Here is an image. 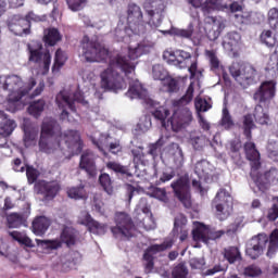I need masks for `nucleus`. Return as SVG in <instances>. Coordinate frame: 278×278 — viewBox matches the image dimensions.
<instances>
[{
  "instance_id": "1",
  "label": "nucleus",
  "mask_w": 278,
  "mask_h": 278,
  "mask_svg": "<svg viewBox=\"0 0 278 278\" xmlns=\"http://www.w3.org/2000/svg\"><path fill=\"white\" fill-rule=\"evenodd\" d=\"M80 47L87 62H108L109 60L108 67L100 73V87L105 92H117L127 88L123 73L126 76L131 75L138 64L136 60L149 53L153 42L141 41L136 48H128V55L110 53V50L98 41L90 40L88 36L83 37Z\"/></svg>"
},
{
  "instance_id": "2",
  "label": "nucleus",
  "mask_w": 278,
  "mask_h": 278,
  "mask_svg": "<svg viewBox=\"0 0 278 278\" xmlns=\"http://www.w3.org/2000/svg\"><path fill=\"white\" fill-rule=\"evenodd\" d=\"M72 149L76 155H79L84 151V141L77 130H66L62 132V126L55 119H47L41 125V132L39 139V150L41 153H55L58 149Z\"/></svg>"
},
{
  "instance_id": "3",
  "label": "nucleus",
  "mask_w": 278,
  "mask_h": 278,
  "mask_svg": "<svg viewBox=\"0 0 278 278\" xmlns=\"http://www.w3.org/2000/svg\"><path fill=\"white\" fill-rule=\"evenodd\" d=\"M267 248V257H273L278 251V229L271 231L268 236L266 233H258L252 237L245 245V255L251 260H257L261 255H264V251Z\"/></svg>"
},
{
  "instance_id": "4",
  "label": "nucleus",
  "mask_w": 278,
  "mask_h": 278,
  "mask_svg": "<svg viewBox=\"0 0 278 278\" xmlns=\"http://www.w3.org/2000/svg\"><path fill=\"white\" fill-rule=\"evenodd\" d=\"M253 129H257V125H255V122H253V115L251 113H248L243 116L242 121L243 136L248 140L243 144V149L247 160L251 162L252 170H260V168L262 167V163L260 162V160H262V156L260 154V151L257 150V147L255 146V142L252 141Z\"/></svg>"
},
{
  "instance_id": "5",
  "label": "nucleus",
  "mask_w": 278,
  "mask_h": 278,
  "mask_svg": "<svg viewBox=\"0 0 278 278\" xmlns=\"http://www.w3.org/2000/svg\"><path fill=\"white\" fill-rule=\"evenodd\" d=\"M36 86V78L30 77L26 86L23 85V79L20 76L11 75L0 76V88L2 90H10L8 101L9 103H18L23 97H27Z\"/></svg>"
},
{
  "instance_id": "6",
  "label": "nucleus",
  "mask_w": 278,
  "mask_h": 278,
  "mask_svg": "<svg viewBox=\"0 0 278 278\" xmlns=\"http://www.w3.org/2000/svg\"><path fill=\"white\" fill-rule=\"evenodd\" d=\"M111 233L116 240H131L136 236V224L131 216L125 212L115 214V226L111 227Z\"/></svg>"
},
{
  "instance_id": "7",
  "label": "nucleus",
  "mask_w": 278,
  "mask_h": 278,
  "mask_svg": "<svg viewBox=\"0 0 278 278\" xmlns=\"http://www.w3.org/2000/svg\"><path fill=\"white\" fill-rule=\"evenodd\" d=\"M126 14L127 25L132 34H136L137 36L147 34V26L149 25V22L144 21V14L142 13L140 5L129 3L127 5Z\"/></svg>"
},
{
  "instance_id": "8",
  "label": "nucleus",
  "mask_w": 278,
  "mask_h": 278,
  "mask_svg": "<svg viewBox=\"0 0 278 278\" xmlns=\"http://www.w3.org/2000/svg\"><path fill=\"white\" fill-rule=\"evenodd\" d=\"M231 194L227 189H219L213 200V207H215V216L218 220H227L233 212V204L229 202Z\"/></svg>"
},
{
  "instance_id": "9",
  "label": "nucleus",
  "mask_w": 278,
  "mask_h": 278,
  "mask_svg": "<svg viewBox=\"0 0 278 278\" xmlns=\"http://www.w3.org/2000/svg\"><path fill=\"white\" fill-rule=\"evenodd\" d=\"M84 101V94L81 92L76 91L73 97H71V92L66 90H61L55 97V103L60 110H62L61 118L64 121L68 118V111L66 108L71 110V112H77V106L75 103H81Z\"/></svg>"
},
{
  "instance_id": "10",
  "label": "nucleus",
  "mask_w": 278,
  "mask_h": 278,
  "mask_svg": "<svg viewBox=\"0 0 278 278\" xmlns=\"http://www.w3.org/2000/svg\"><path fill=\"white\" fill-rule=\"evenodd\" d=\"M174 195L184 207L190 210L192 207V197L190 195V178L188 176H180L178 179L174 180L170 184Z\"/></svg>"
},
{
  "instance_id": "11",
  "label": "nucleus",
  "mask_w": 278,
  "mask_h": 278,
  "mask_svg": "<svg viewBox=\"0 0 278 278\" xmlns=\"http://www.w3.org/2000/svg\"><path fill=\"white\" fill-rule=\"evenodd\" d=\"M175 244V240L173 239H165L161 244H152L147 248L143 253V262L144 268L147 273H151L155 266V257L153 255H157V253H163V251H168V249H173Z\"/></svg>"
},
{
  "instance_id": "12",
  "label": "nucleus",
  "mask_w": 278,
  "mask_h": 278,
  "mask_svg": "<svg viewBox=\"0 0 278 278\" xmlns=\"http://www.w3.org/2000/svg\"><path fill=\"white\" fill-rule=\"evenodd\" d=\"M27 51L29 53V62H34V64H42L43 62V70L49 72V67L51 66V53H42V45L40 41L28 43Z\"/></svg>"
},
{
  "instance_id": "13",
  "label": "nucleus",
  "mask_w": 278,
  "mask_h": 278,
  "mask_svg": "<svg viewBox=\"0 0 278 278\" xmlns=\"http://www.w3.org/2000/svg\"><path fill=\"white\" fill-rule=\"evenodd\" d=\"M35 190L37 194H42L45 199L52 201V199H55V197L60 194V190H62V186L58 180H50V181L38 180L35 184Z\"/></svg>"
},
{
  "instance_id": "14",
  "label": "nucleus",
  "mask_w": 278,
  "mask_h": 278,
  "mask_svg": "<svg viewBox=\"0 0 278 278\" xmlns=\"http://www.w3.org/2000/svg\"><path fill=\"white\" fill-rule=\"evenodd\" d=\"M229 73L239 84H242L243 81L253 84L257 76V71L253 65H244L241 70L232 65L229 67Z\"/></svg>"
},
{
  "instance_id": "15",
  "label": "nucleus",
  "mask_w": 278,
  "mask_h": 278,
  "mask_svg": "<svg viewBox=\"0 0 278 278\" xmlns=\"http://www.w3.org/2000/svg\"><path fill=\"white\" fill-rule=\"evenodd\" d=\"M192 123V111L188 108H184L179 113H175L167 122L174 131L185 129Z\"/></svg>"
},
{
  "instance_id": "16",
  "label": "nucleus",
  "mask_w": 278,
  "mask_h": 278,
  "mask_svg": "<svg viewBox=\"0 0 278 278\" xmlns=\"http://www.w3.org/2000/svg\"><path fill=\"white\" fill-rule=\"evenodd\" d=\"M164 2H162V0H146L143 2V10L149 16L148 24L150 27H157L155 22H153V18H155V16L162 18V14H164Z\"/></svg>"
},
{
  "instance_id": "17",
  "label": "nucleus",
  "mask_w": 278,
  "mask_h": 278,
  "mask_svg": "<svg viewBox=\"0 0 278 278\" xmlns=\"http://www.w3.org/2000/svg\"><path fill=\"white\" fill-rule=\"evenodd\" d=\"M277 83L274 80H268L262 83L258 90L254 93L255 101L260 103H268L271 99H275L277 92Z\"/></svg>"
},
{
  "instance_id": "18",
  "label": "nucleus",
  "mask_w": 278,
  "mask_h": 278,
  "mask_svg": "<svg viewBox=\"0 0 278 278\" xmlns=\"http://www.w3.org/2000/svg\"><path fill=\"white\" fill-rule=\"evenodd\" d=\"M8 28L15 36L29 34V22L21 15H13L8 20Z\"/></svg>"
},
{
  "instance_id": "19",
  "label": "nucleus",
  "mask_w": 278,
  "mask_h": 278,
  "mask_svg": "<svg viewBox=\"0 0 278 278\" xmlns=\"http://www.w3.org/2000/svg\"><path fill=\"white\" fill-rule=\"evenodd\" d=\"M79 168L86 170L89 177H97V164L94 163V153L87 150L80 156Z\"/></svg>"
},
{
  "instance_id": "20",
  "label": "nucleus",
  "mask_w": 278,
  "mask_h": 278,
  "mask_svg": "<svg viewBox=\"0 0 278 278\" xmlns=\"http://www.w3.org/2000/svg\"><path fill=\"white\" fill-rule=\"evenodd\" d=\"M80 225H84L85 227L88 228V230L91 233H97L98 236H103L108 231V224H101L94 220V218H92L90 213H87L84 216V218L80 220Z\"/></svg>"
},
{
  "instance_id": "21",
  "label": "nucleus",
  "mask_w": 278,
  "mask_h": 278,
  "mask_svg": "<svg viewBox=\"0 0 278 278\" xmlns=\"http://www.w3.org/2000/svg\"><path fill=\"white\" fill-rule=\"evenodd\" d=\"M189 5L192 8H201L204 14H210L212 10H216L217 8H223V0H187Z\"/></svg>"
},
{
  "instance_id": "22",
  "label": "nucleus",
  "mask_w": 278,
  "mask_h": 278,
  "mask_svg": "<svg viewBox=\"0 0 278 278\" xmlns=\"http://www.w3.org/2000/svg\"><path fill=\"white\" fill-rule=\"evenodd\" d=\"M51 227V220L47 216H37L31 223V230L35 236H45Z\"/></svg>"
},
{
  "instance_id": "23",
  "label": "nucleus",
  "mask_w": 278,
  "mask_h": 278,
  "mask_svg": "<svg viewBox=\"0 0 278 278\" xmlns=\"http://www.w3.org/2000/svg\"><path fill=\"white\" fill-rule=\"evenodd\" d=\"M60 241L62 244H66L68 249L75 247L77 244V231L75 228L64 226L60 235Z\"/></svg>"
},
{
  "instance_id": "24",
  "label": "nucleus",
  "mask_w": 278,
  "mask_h": 278,
  "mask_svg": "<svg viewBox=\"0 0 278 278\" xmlns=\"http://www.w3.org/2000/svg\"><path fill=\"white\" fill-rule=\"evenodd\" d=\"M188 222V219H186V216L180 215V219L179 217L175 218V223H174V229L173 232L175 235V232H179V240L180 242H186V240H188V229H186V223Z\"/></svg>"
},
{
  "instance_id": "25",
  "label": "nucleus",
  "mask_w": 278,
  "mask_h": 278,
  "mask_svg": "<svg viewBox=\"0 0 278 278\" xmlns=\"http://www.w3.org/2000/svg\"><path fill=\"white\" fill-rule=\"evenodd\" d=\"M46 106L47 102L43 99H39L37 101L30 102L27 111L30 116H34V118H40V116L45 112Z\"/></svg>"
},
{
  "instance_id": "26",
  "label": "nucleus",
  "mask_w": 278,
  "mask_h": 278,
  "mask_svg": "<svg viewBox=\"0 0 278 278\" xmlns=\"http://www.w3.org/2000/svg\"><path fill=\"white\" fill-rule=\"evenodd\" d=\"M192 99H194V83H190L186 93L180 99L174 101V106L184 108L185 105L192 103Z\"/></svg>"
},
{
  "instance_id": "27",
  "label": "nucleus",
  "mask_w": 278,
  "mask_h": 278,
  "mask_svg": "<svg viewBox=\"0 0 278 278\" xmlns=\"http://www.w3.org/2000/svg\"><path fill=\"white\" fill-rule=\"evenodd\" d=\"M7 223L9 229H18V227H23L27 223V219L21 213H11L7 216Z\"/></svg>"
},
{
  "instance_id": "28",
  "label": "nucleus",
  "mask_w": 278,
  "mask_h": 278,
  "mask_svg": "<svg viewBox=\"0 0 278 278\" xmlns=\"http://www.w3.org/2000/svg\"><path fill=\"white\" fill-rule=\"evenodd\" d=\"M60 40H62V35H60L58 28H49L45 31L43 42H46L48 47H55Z\"/></svg>"
},
{
  "instance_id": "29",
  "label": "nucleus",
  "mask_w": 278,
  "mask_h": 278,
  "mask_svg": "<svg viewBox=\"0 0 278 278\" xmlns=\"http://www.w3.org/2000/svg\"><path fill=\"white\" fill-rule=\"evenodd\" d=\"M250 115H252L253 123H258V125H268V121H270L268 113L264 112L262 104H257L254 109V113Z\"/></svg>"
},
{
  "instance_id": "30",
  "label": "nucleus",
  "mask_w": 278,
  "mask_h": 278,
  "mask_svg": "<svg viewBox=\"0 0 278 278\" xmlns=\"http://www.w3.org/2000/svg\"><path fill=\"white\" fill-rule=\"evenodd\" d=\"M224 257L228 261V264H236V262H242V253L238 247H229L224 250Z\"/></svg>"
},
{
  "instance_id": "31",
  "label": "nucleus",
  "mask_w": 278,
  "mask_h": 278,
  "mask_svg": "<svg viewBox=\"0 0 278 278\" xmlns=\"http://www.w3.org/2000/svg\"><path fill=\"white\" fill-rule=\"evenodd\" d=\"M152 116H154L156 121L161 122V125L162 127H164V129H168V127H170V124H168V119L166 122V117L170 116V111H168V109L164 106H159L152 112Z\"/></svg>"
},
{
  "instance_id": "32",
  "label": "nucleus",
  "mask_w": 278,
  "mask_h": 278,
  "mask_svg": "<svg viewBox=\"0 0 278 278\" xmlns=\"http://www.w3.org/2000/svg\"><path fill=\"white\" fill-rule=\"evenodd\" d=\"M92 144L99 149V151L104 155V157H108V152L105 149L110 147V136L108 135H101L99 139L92 138L91 139Z\"/></svg>"
},
{
  "instance_id": "33",
  "label": "nucleus",
  "mask_w": 278,
  "mask_h": 278,
  "mask_svg": "<svg viewBox=\"0 0 278 278\" xmlns=\"http://www.w3.org/2000/svg\"><path fill=\"white\" fill-rule=\"evenodd\" d=\"M38 247L46 249L47 251H58V249H62V241L60 239L52 240H36Z\"/></svg>"
},
{
  "instance_id": "34",
  "label": "nucleus",
  "mask_w": 278,
  "mask_h": 278,
  "mask_svg": "<svg viewBox=\"0 0 278 278\" xmlns=\"http://www.w3.org/2000/svg\"><path fill=\"white\" fill-rule=\"evenodd\" d=\"M64 64H66V54H64V51H62V49H58L55 51L54 63L52 65L53 75H55V73H60Z\"/></svg>"
},
{
  "instance_id": "35",
  "label": "nucleus",
  "mask_w": 278,
  "mask_h": 278,
  "mask_svg": "<svg viewBox=\"0 0 278 278\" xmlns=\"http://www.w3.org/2000/svg\"><path fill=\"white\" fill-rule=\"evenodd\" d=\"M67 197L78 201L79 199H88V193L86 192V187L84 185H79L78 187L70 188L67 190Z\"/></svg>"
},
{
  "instance_id": "36",
  "label": "nucleus",
  "mask_w": 278,
  "mask_h": 278,
  "mask_svg": "<svg viewBox=\"0 0 278 278\" xmlns=\"http://www.w3.org/2000/svg\"><path fill=\"white\" fill-rule=\"evenodd\" d=\"M192 238L194 242H203L204 244H207V242H210V237H207V230H205L204 226H200L193 229Z\"/></svg>"
},
{
  "instance_id": "37",
  "label": "nucleus",
  "mask_w": 278,
  "mask_h": 278,
  "mask_svg": "<svg viewBox=\"0 0 278 278\" xmlns=\"http://www.w3.org/2000/svg\"><path fill=\"white\" fill-rule=\"evenodd\" d=\"M204 55L210 62L211 71H218L220 68V60L216 54V50H205Z\"/></svg>"
},
{
  "instance_id": "38",
  "label": "nucleus",
  "mask_w": 278,
  "mask_h": 278,
  "mask_svg": "<svg viewBox=\"0 0 278 278\" xmlns=\"http://www.w3.org/2000/svg\"><path fill=\"white\" fill-rule=\"evenodd\" d=\"M106 168L109 170H113V173H117L119 175H127V177H131V173H129V168L121 163H116L114 161L106 163Z\"/></svg>"
},
{
  "instance_id": "39",
  "label": "nucleus",
  "mask_w": 278,
  "mask_h": 278,
  "mask_svg": "<svg viewBox=\"0 0 278 278\" xmlns=\"http://www.w3.org/2000/svg\"><path fill=\"white\" fill-rule=\"evenodd\" d=\"M99 184L108 194L114 193V186H112V178L109 176V174H101L99 176Z\"/></svg>"
},
{
  "instance_id": "40",
  "label": "nucleus",
  "mask_w": 278,
  "mask_h": 278,
  "mask_svg": "<svg viewBox=\"0 0 278 278\" xmlns=\"http://www.w3.org/2000/svg\"><path fill=\"white\" fill-rule=\"evenodd\" d=\"M26 177L29 186L38 184V177H40V170H38L34 165H26Z\"/></svg>"
},
{
  "instance_id": "41",
  "label": "nucleus",
  "mask_w": 278,
  "mask_h": 278,
  "mask_svg": "<svg viewBox=\"0 0 278 278\" xmlns=\"http://www.w3.org/2000/svg\"><path fill=\"white\" fill-rule=\"evenodd\" d=\"M261 42L266 45V47H269V48L276 47V49H278L277 38L273 37V31H270V30L262 31Z\"/></svg>"
},
{
  "instance_id": "42",
  "label": "nucleus",
  "mask_w": 278,
  "mask_h": 278,
  "mask_svg": "<svg viewBox=\"0 0 278 278\" xmlns=\"http://www.w3.org/2000/svg\"><path fill=\"white\" fill-rule=\"evenodd\" d=\"M163 60H165V62H167V64H174V66H181V64H184V61L178 59L177 50L176 51H170V50L164 51Z\"/></svg>"
},
{
  "instance_id": "43",
  "label": "nucleus",
  "mask_w": 278,
  "mask_h": 278,
  "mask_svg": "<svg viewBox=\"0 0 278 278\" xmlns=\"http://www.w3.org/2000/svg\"><path fill=\"white\" fill-rule=\"evenodd\" d=\"M173 34L178 38H186L187 40H190L194 34V24L190 23L186 29L175 28Z\"/></svg>"
},
{
  "instance_id": "44",
  "label": "nucleus",
  "mask_w": 278,
  "mask_h": 278,
  "mask_svg": "<svg viewBox=\"0 0 278 278\" xmlns=\"http://www.w3.org/2000/svg\"><path fill=\"white\" fill-rule=\"evenodd\" d=\"M14 129H16V123L13 119H5L0 124V136H3L4 138L11 136Z\"/></svg>"
},
{
  "instance_id": "45",
  "label": "nucleus",
  "mask_w": 278,
  "mask_h": 278,
  "mask_svg": "<svg viewBox=\"0 0 278 278\" xmlns=\"http://www.w3.org/2000/svg\"><path fill=\"white\" fill-rule=\"evenodd\" d=\"M24 21L28 22V31H30L31 23H45V21H47V15H38L34 13V11H29L25 15Z\"/></svg>"
},
{
  "instance_id": "46",
  "label": "nucleus",
  "mask_w": 278,
  "mask_h": 278,
  "mask_svg": "<svg viewBox=\"0 0 278 278\" xmlns=\"http://www.w3.org/2000/svg\"><path fill=\"white\" fill-rule=\"evenodd\" d=\"M152 76H153V79L163 81L168 77V72L164 70V66L160 64H155L152 67Z\"/></svg>"
},
{
  "instance_id": "47",
  "label": "nucleus",
  "mask_w": 278,
  "mask_h": 278,
  "mask_svg": "<svg viewBox=\"0 0 278 278\" xmlns=\"http://www.w3.org/2000/svg\"><path fill=\"white\" fill-rule=\"evenodd\" d=\"M68 10L72 12H81L86 5H88V0H65Z\"/></svg>"
},
{
  "instance_id": "48",
  "label": "nucleus",
  "mask_w": 278,
  "mask_h": 278,
  "mask_svg": "<svg viewBox=\"0 0 278 278\" xmlns=\"http://www.w3.org/2000/svg\"><path fill=\"white\" fill-rule=\"evenodd\" d=\"M267 23L270 29H278V8H271L267 13Z\"/></svg>"
},
{
  "instance_id": "49",
  "label": "nucleus",
  "mask_w": 278,
  "mask_h": 278,
  "mask_svg": "<svg viewBox=\"0 0 278 278\" xmlns=\"http://www.w3.org/2000/svg\"><path fill=\"white\" fill-rule=\"evenodd\" d=\"M220 125L226 129H231V127H233L235 125L233 118L231 117V114L229 113V109H227V106L223 109Z\"/></svg>"
},
{
  "instance_id": "50",
  "label": "nucleus",
  "mask_w": 278,
  "mask_h": 278,
  "mask_svg": "<svg viewBox=\"0 0 278 278\" xmlns=\"http://www.w3.org/2000/svg\"><path fill=\"white\" fill-rule=\"evenodd\" d=\"M163 87L166 88V90L170 93L178 92L179 91V83L177 79L167 76L163 81Z\"/></svg>"
},
{
  "instance_id": "51",
  "label": "nucleus",
  "mask_w": 278,
  "mask_h": 278,
  "mask_svg": "<svg viewBox=\"0 0 278 278\" xmlns=\"http://www.w3.org/2000/svg\"><path fill=\"white\" fill-rule=\"evenodd\" d=\"M194 173L198 177H205V175H210V163L205 161L198 162L195 164Z\"/></svg>"
},
{
  "instance_id": "52",
  "label": "nucleus",
  "mask_w": 278,
  "mask_h": 278,
  "mask_svg": "<svg viewBox=\"0 0 278 278\" xmlns=\"http://www.w3.org/2000/svg\"><path fill=\"white\" fill-rule=\"evenodd\" d=\"M172 278H188V267L184 264H178L172 271Z\"/></svg>"
},
{
  "instance_id": "53",
  "label": "nucleus",
  "mask_w": 278,
  "mask_h": 278,
  "mask_svg": "<svg viewBox=\"0 0 278 278\" xmlns=\"http://www.w3.org/2000/svg\"><path fill=\"white\" fill-rule=\"evenodd\" d=\"M190 144H192L195 151H201L205 147V137L203 136H191L189 139Z\"/></svg>"
},
{
  "instance_id": "54",
  "label": "nucleus",
  "mask_w": 278,
  "mask_h": 278,
  "mask_svg": "<svg viewBox=\"0 0 278 278\" xmlns=\"http://www.w3.org/2000/svg\"><path fill=\"white\" fill-rule=\"evenodd\" d=\"M194 106L197 112H207L208 110H212V105L210 102H207L206 99L203 98H197L194 102Z\"/></svg>"
},
{
  "instance_id": "55",
  "label": "nucleus",
  "mask_w": 278,
  "mask_h": 278,
  "mask_svg": "<svg viewBox=\"0 0 278 278\" xmlns=\"http://www.w3.org/2000/svg\"><path fill=\"white\" fill-rule=\"evenodd\" d=\"M144 148L138 147L131 150L135 164H144Z\"/></svg>"
},
{
  "instance_id": "56",
  "label": "nucleus",
  "mask_w": 278,
  "mask_h": 278,
  "mask_svg": "<svg viewBox=\"0 0 278 278\" xmlns=\"http://www.w3.org/2000/svg\"><path fill=\"white\" fill-rule=\"evenodd\" d=\"M150 197H153L154 199H159V201H167L168 197L166 195V189L162 188H153Z\"/></svg>"
},
{
  "instance_id": "57",
  "label": "nucleus",
  "mask_w": 278,
  "mask_h": 278,
  "mask_svg": "<svg viewBox=\"0 0 278 278\" xmlns=\"http://www.w3.org/2000/svg\"><path fill=\"white\" fill-rule=\"evenodd\" d=\"M275 55H271L269 58V61L267 62V66L265 67V71L270 72V71H278V54L277 50H275Z\"/></svg>"
},
{
  "instance_id": "58",
  "label": "nucleus",
  "mask_w": 278,
  "mask_h": 278,
  "mask_svg": "<svg viewBox=\"0 0 278 278\" xmlns=\"http://www.w3.org/2000/svg\"><path fill=\"white\" fill-rule=\"evenodd\" d=\"M245 277H260L262 275V269L255 265H250L244 268Z\"/></svg>"
},
{
  "instance_id": "59",
  "label": "nucleus",
  "mask_w": 278,
  "mask_h": 278,
  "mask_svg": "<svg viewBox=\"0 0 278 278\" xmlns=\"http://www.w3.org/2000/svg\"><path fill=\"white\" fill-rule=\"evenodd\" d=\"M108 149H109L110 153H112L113 155H118V153L123 152V146H121L119 140L110 142Z\"/></svg>"
},
{
  "instance_id": "60",
  "label": "nucleus",
  "mask_w": 278,
  "mask_h": 278,
  "mask_svg": "<svg viewBox=\"0 0 278 278\" xmlns=\"http://www.w3.org/2000/svg\"><path fill=\"white\" fill-rule=\"evenodd\" d=\"M127 94L128 97H130V99H140L142 97L140 87L138 85H131L128 89Z\"/></svg>"
},
{
  "instance_id": "61",
  "label": "nucleus",
  "mask_w": 278,
  "mask_h": 278,
  "mask_svg": "<svg viewBox=\"0 0 278 278\" xmlns=\"http://www.w3.org/2000/svg\"><path fill=\"white\" fill-rule=\"evenodd\" d=\"M277 218H278V205L273 204V206L267 211V219H269L271 223H275Z\"/></svg>"
},
{
  "instance_id": "62",
  "label": "nucleus",
  "mask_w": 278,
  "mask_h": 278,
  "mask_svg": "<svg viewBox=\"0 0 278 278\" xmlns=\"http://www.w3.org/2000/svg\"><path fill=\"white\" fill-rule=\"evenodd\" d=\"M139 210L143 214H151V206L149 205V202L147 201V198H141L138 204Z\"/></svg>"
},
{
  "instance_id": "63",
  "label": "nucleus",
  "mask_w": 278,
  "mask_h": 278,
  "mask_svg": "<svg viewBox=\"0 0 278 278\" xmlns=\"http://www.w3.org/2000/svg\"><path fill=\"white\" fill-rule=\"evenodd\" d=\"M36 140V135L29 130H25L24 132V144L25 147H31V143Z\"/></svg>"
},
{
  "instance_id": "64",
  "label": "nucleus",
  "mask_w": 278,
  "mask_h": 278,
  "mask_svg": "<svg viewBox=\"0 0 278 278\" xmlns=\"http://www.w3.org/2000/svg\"><path fill=\"white\" fill-rule=\"evenodd\" d=\"M228 45H238L240 42V34L238 31H230L227 34Z\"/></svg>"
}]
</instances>
